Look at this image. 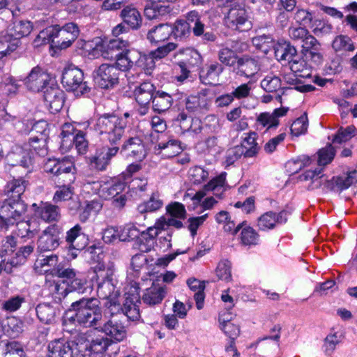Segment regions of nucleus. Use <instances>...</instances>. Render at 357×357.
I'll use <instances>...</instances> for the list:
<instances>
[{"instance_id":"28","label":"nucleus","mask_w":357,"mask_h":357,"mask_svg":"<svg viewBox=\"0 0 357 357\" xmlns=\"http://www.w3.org/2000/svg\"><path fill=\"white\" fill-rule=\"evenodd\" d=\"M287 220V213L284 211L275 213L272 211L263 214L258 219V227L261 230L273 229L277 223L285 222Z\"/></svg>"},{"instance_id":"31","label":"nucleus","mask_w":357,"mask_h":357,"mask_svg":"<svg viewBox=\"0 0 357 357\" xmlns=\"http://www.w3.org/2000/svg\"><path fill=\"white\" fill-rule=\"evenodd\" d=\"M172 33V26L168 24H160L149 31L147 39L151 43L157 44L167 40Z\"/></svg>"},{"instance_id":"42","label":"nucleus","mask_w":357,"mask_h":357,"mask_svg":"<svg viewBox=\"0 0 357 357\" xmlns=\"http://www.w3.org/2000/svg\"><path fill=\"white\" fill-rule=\"evenodd\" d=\"M58 263V256L56 255H42L37 258L34 263V270L39 274L47 273L50 268L54 267Z\"/></svg>"},{"instance_id":"52","label":"nucleus","mask_w":357,"mask_h":357,"mask_svg":"<svg viewBox=\"0 0 357 357\" xmlns=\"http://www.w3.org/2000/svg\"><path fill=\"white\" fill-rule=\"evenodd\" d=\"M289 68L291 72L294 73L300 77H308L310 76V70L307 67L305 61L299 58H295L289 63Z\"/></svg>"},{"instance_id":"30","label":"nucleus","mask_w":357,"mask_h":357,"mask_svg":"<svg viewBox=\"0 0 357 357\" xmlns=\"http://www.w3.org/2000/svg\"><path fill=\"white\" fill-rule=\"evenodd\" d=\"M166 293L165 287L153 284L145 290L142 296V301L146 305H155L162 302Z\"/></svg>"},{"instance_id":"12","label":"nucleus","mask_w":357,"mask_h":357,"mask_svg":"<svg viewBox=\"0 0 357 357\" xmlns=\"http://www.w3.org/2000/svg\"><path fill=\"white\" fill-rule=\"evenodd\" d=\"M226 189V173H222L211 180L202 190L197 191L192 197V200L195 203H199L209 191L213 192L214 195L220 198Z\"/></svg>"},{"instance_id":"11","label":"nucleus","mask_w":357,"mask_h":357,"mask_svg":"<svg viewBox=\"0 0 357 357\" xmlns=\"http://www.w3.org/2000/svg\"><path fill=\"white\" fill-rule=\"evenodd\" d=\"M51 77L41 68L34 67L24 79L27 89L33 92H39L49 88Z\"/></svg>"},{"instance_id":"17","label":"nucleus","mask_w":357,"mask_h":357,"mask_svg":"<svg viewBox=\"0 0 357 357\" xmlns=\"http://www.w3.org/2000/svg\"><path fill=\"white\" fill-rule=\"evenodd\" d=\"M77 344L74 342L58 339L52 341L48 344L49 357H74Z\"/></svg>"},{"instance_id":"34","label":"nucleus","mask_w":357,"mask_h":357,"mask_svg":"<svg viewBox=\"0 0 357 357\" xmlns=\"http://www.w3.org/2000/svg\"><path fill=\"white\" fill-rule=\"evenodd\" d=\"M155 86L149 82H143L135 90L136 101L142 105H147L153 98Z\"/></svg>"},{"instance_id":"6","label":"nucleus","mask_w":357,"mask_h":357,"mask_svg":"<svg viewBox=\"0 0 357 357\" xmlns=\"http://www.w3.org/2000/svg\"><path fill=\"white\" fill-rule=\"evenodd\" d=\"M227 3L229 4L230 8L225 17L226 25L234 30L243 31L251 28V22L244 6L242 3H237L236 0H225Z\"/></svg>"},{"instance_id":"7","label":"nucleus","mask_w":357,"mask_h":357,"mask_svg":"<svg viewBox=\"0 0 357 357\" xmlns=\"http://www.w3.org/2000/svg\"><path fill=\"white\" fill-rule=\"evenodd\" d=\"M61 82L64 88L72 91L76 96H82L89 91V87L84 81V73L78 68L69 66L65 68Z\"/></svg>"},{"instance_id":"51","label":"nucleus","mask_w":357,"mask_h":357,"mask_svg":"<svg viewBox=\"0 0 357 357\" xmlns=\"http://www.w3.org/2000/svg\"><path fill=\"white\" fill-rule=\"evenodd\" d=\"M19 46V41L17 40H9L6 36L0 37V60L3 57L10 55L17 50Z\"/></svg>"},{"instance_id":"16","label":"nucleus","mask_w":357,"mask_h":357,"mask_svg":"<svg viewBox=\"0 0 357 357\" xmlns=\"http://www.w3.org/2000/svg\"><path fill=\"white\" fill-rule=\"evenodd\" d=\"M110 345L107 337L101 335L89 336L85 342V349L91 357H106L105 352Z\"/></svg>"},{"instance_id":"33","label":"nucleus","mask_w":357,"mask_h":357,"mask_svg":"<svg viewBox=\"0 0 357 357\" xmlns=\"http://www.w3.org/2000/svg\"><path fill=\"white\" fill-rule=\"evenodd\" d=\"M123 22L133 29L139 28L142 23V17L139 10L133 6H127L121 12Z\"/></svg>"},{"instance_id":"25","label":"nucleus","mask_w":357,"mask_h":357,"mask_svg":"<svg viewBox=\"0 0 357 357\" xmlns=\"http://www.w3.org/2000/svg\"><path fill=\"white\" fill-rule=\"evenodd\" d=\"M107 336L110 337L111 342H121L127 336V331L125 326L119 321L114 320H109L101 328Z\"/></svg>"},{"instance_id":"64","label":"nucleus","mask_w":357,"mask_h":357,"mask_svg":"<svg viewBox=\"0 0 357 357\" xmlns=\"http://www.w3.org/2000/svg\"><path fill=\"white\" fill-rule=\"evenodd\" d=\"M308 121L306 114H303L298 118L291 126V134L294 136H299L305 134L307 130Z\"/></svg>"},{"instance_id":"24","label":"nucleus","mask_w":357,"mask_h":357,"mask_svg":"<svg viewBox=\"0 0 357 357\" xmlns=\"http://www.w3.org/2000/svg\"><path fill=\"white\" fill-rule=\"evenodd\" d=\"M66 241L69 248L77 250L84 249L88 244L86 235L79 224L75 225L66 232Z\"/></svg>"},{"instance_id":"29","label":"nucleus","mask_w":357,"mask_h":357,"mask_svg":"<svg viewBox=\"0 0 357 357\" xmlns=\"http://www.w3.org/2000/svg\"><path fill=\"white\" fill-rule=\"evenodd\" d=\"M300 178L301 181H310V184L308 185V188L310 190L317 189L320 187L329 190L326 183L329 182L330 180H328L326 177L321 174V169L306 171L301 175Z\"/></svg>"},{"instance_id":"15","label":"nucleus","mask_w":357,"mask_h":357,"mask_svg":"<svg viewBox=\"0 0 357 357\" xmlns=\"http://www.w3.org/2000/svg\"><path fill=\"white\" fill-rule=\"evenodd\" d=\"M148 3L144 8V15L149 20L159 18L171 12L169 3L177 0H146Z\"/></svg>"},{"instance_id":"8","label":"nucleus","mask_w":357,"mask_h":357,"mask_svg":"<svg viewBox=\"0 0 357 357\" xmlns=\"http://www.w3.org/2000/svg\"><path fill=\"white\" fill-rule=\"evenodd\" d=\"M86 188H90L94 193L105 199H112L121 193L126 187V181H122L121 178H115L106 182L93 181L88 183Z\"/></svg>"},{"instance_id":"55","label":"nucleus","mask_w":357,"mask_h":357,"mask_svg":"<svg viewBox=\"0 0 357 357\" xmlns=\"http://www.w3.org/2000/svg\"><path fill=\"white\" fill-rule=\"evenodd\" d=\"M255 132H250L247 134V136L244 138V140L241 145L247 150L246 157L251 158L255 156L259 150L257 144L256 142Z\"/></svg>"},{"instance_id":"1","label":"nucleus","mask_w":357,"mask_h":357,"mask_svg":"<svg viewBox=\"0 0 357 357\" xmlns=\"http://www.w3.org/2000/svg\"><path fill=\"white\" fill-rule=\"evenodd\" d=\"M69 311L74 312L70 319L83 327H96L102 319L100 302L94 298H82L73 302Z\"/></svg>"},{"instance_id":"53","label":"nucleus","mask_w":357,"mask_h":357,"mask_svg":"<svg viewBox=\"0 0 357 357\" xmlns=\"http://www.w3.org/2000/svg\"><path fill=\"white\" fill-rule=\"evenodd\" d=\"M356 129L354 126H349L346 128H340L337 134L333 138V143L341 144L351 139L356 135Z\"/></svg>"},{"instance_id":"2","label":"nucleus","mask_w":357,"mask_h":357,"mask_svg":"<svg viewBox=\"0 0 357 357\" xmlns=\"http://www.w3.org/2000/svg\"><path fill=\"white\" fill-rule=\"evenodd\" d=\"M114 272L113 266L105 267L103 264H99L95 267L96 275L93 278L97 283L98 297L107 301L105 305L108 307L119 306L120 292L113 278Z\"/></svg>"},{"instance_id":"60","label":"nucleus","mask_w":357,"mask_h":357,"mask_svg":"<svg viewBox=\"0 0 357 357\" xmlns=\"http://www.w3.org/2000/svg\"><path fill=\"white\" fill-rule=\"evenodd\" d=\"M172 33L176 38H183L187 37L190 34V26L188 22L185 20H176L172 26Z\"/></svg>"},{"instance_id":"40","label":"nucleus","mask_w":357,"mask_h":357,"mask_svg":"<svg viewBox=\"0 0 357 357\" xmlns=\"http://www.w3.org/2000/svg\"><path fill=\"white\" fill-rule=\"evenodd\" d=\"M163 202L160 199L159 192H155L152 193L148 201L138 205L137 211L142 214L154 212L161 208Z\"/></svg>"},{"instance_id":"63","label":"nucleus","mask_w":357,"mask_h":357,"mask_svg":"<svg viewBox=\"0 0 357 357\" xmlns=\"http://www.w3.org/2000/svg\"><path fill=\"white\" fill-rule=\"evenodd\" d=\"M73 195V189L70 185H61L56 190L53 196V202L56 204L70 199Z\"/></svg>"},{"instance_id":"35","label":"nucleus","mask_w":357,"mask_h":357,"mask_svg":"<svg viewBox=\"0 0 357 357\" xmlns=\"http://www.w3.org/2000/svg\"><path fill=\"white\" fill-rule=\"evenodd\" d=\"M76 129L72 123H66L61 127L60 151L66 153L73 147Z\"/></svg>"},{"instance_id":"27","label":"nucleus","mask_w":357,"mask_h":357,"mask_svg":"<svg viewBox=\"0 0 357 357\" xmlns=\"http://www.w3.org/2000/svg\"><path fill=\"white\" fill-rule=\"evenodd\" d=\"M139 58V52L132 49L126 50L120 52L116 58V67L119 71H126L130 69Z\"/></svg>"},{"instance_id":"58","label":"nucleus","mask_w":357,"mask_h":357,"mask_svg":"<svg viewBox=\"0 0 357 357\" xmlns=\"http://www.w3.org/2000/svg\"><path fill=\"white\" fill-rule=\"evenodd\" d=\"M155 58L152 56L150 52L149 54H141L139 52V58L137 62V66L144 70L146 75H151L155 66Z\"/></svg>"},{"instance_id":"23","label":"nucleus","mask_w":357,"mask_h":357,"mask_svg":"<svg viewBox=\"0 0 357 357\" xmlns=\"http://www.w3.org/2000/svg\"><path fill=\"white\" fill-rule=\"evenodd\" d=\"M33 29L32 23L29 20L15 19L7 29L9 40H17L26 37L30 34Z\"/></svg>"},{"instance_id":"61","label":"nucleus","mask_w":357,"mask_h":357,"mask_svg":"<svg viewBox=\"0 0 357 357\" xmlns=\"http://www.w3.org/2000/svg\"><path fill=\"white\" fill-rule=\"evenodd\" d=\"M218 59L222 63L234 67L238 58L233 50L223 47L218 52Z\"/></svg>"},{"instance_id":"3","label":"nucleus","mask_w":357,"mask_h":357,"mask_svg":"<svg viewBox=\"0 0 357 357\" xmlns=\"http://www.w3.org/2000/svg\"><path fill=\"white\" fill-rule=\"evenodd\" d=\"M128 112L123 116L114 114H105L96 120L95 130L102 136V139L108 141L111 144H116L120 141L125 132L127 126Z\"/></svg>"},{"instance_id":"47","label":"nucleus","mask_w":357,"mask_h":357,"mask_svg":"<svg viewBox=\"0 0 357 357\" xmlns=\"http://www.w3.org/2000/svg\"><path fill=\"white\" fill-rule=\"evenodd\" d=\"M312 162L311 158L307 155H301L295 160H289L285 165L287 171L294 174L298 172L305 167L310 166Z\"/></svg>"},{"instance_id":"41","label":"nucleus","mask_w":357,"mask_h":357,"mask_svg":"<svg viewBox=\"0 0 357 357\" xmlns=\"http://www.w3.org/2000/svg\"><path fill=\"white\" fill-rule=\"evenodd\" d=\"M187 284L190 289L195 292L194 298L196 301L197 309H202L205 298L204 293L205 289L204 283L195 278H190L188 280Z\"/></svg>"},{"instance_id":"62","label":"nucleus","mask_w":357,"mask_h":357,"mask_svg":"<svg viewBox=\"0 0 357 357\" xmlns=\"http://www.w3.org/2000/svg\"><path fill=\"white\" fill-rule=\"evenodd\" d=\"M188 174L190 181L194 184H200L208 177V171L199 166L190 168Z\"/></svg>"},{"instance_id":"10","label":"nucleus","mask_w":357,"mask_h":357,"mask_svg":"<svg viewBox=\"0 0 357 357\" xmlns=\"http://www.w3.org/2000/svg\"><path fill=\"white\" fill-rule=\"evenodd\" d=\"M120 73L114 65L103 63L96 70V82L102 89L114 87L119 83Z\"/></svg>"},{"instance_id":"22","label":"nucleus","mask_w":357,"mask_h":357,"mask_svg":"<svg viewBox=\"0 0 357 357\" xmlns=\"http://www.w3.org/2000/svg\"><path fill=\"white\" fill-rule=\"evenodd\" d=\"M44 100L52 113L58 112L64 104L63 92L58 87L50 86L44 92Z\"/></svg>"},{"instance_id":"45","label":"nucleus","mask_w":357,"mask_h":357,"mask_svg":"<svg viewBox=\"0 0 357 357\" xmlns=\"http://www.w3.org/2000/svg\"><path fill=\"white\" fill-rule=\"evenodd\" d=\"M36 310L37 316L40 321L45 324H50L54 321L56 310L50 304H39L37 305Z\"/></svg>"},{"instance_id":"49","label":"nucleus","mask_w":357,"mask_h":357,"mask_svg":"<svg viewBox=\"0 0 357 357\" xmlns=\"http://www.w3.org/2000/svg\"><path fill=\"white\" fill-rule=\"evenodd\" d=\"M241 240L243 245H255L259 243V236L252 227L245 222L241 228Z\"/></svg>"},{"instance_id":"54","label":"nucleus","mask_w":357,"mask_h":357,"mask_svg":"<svg viewBox=\"0 0 357 357\" xmlns=\"http://www.w3.org/2000/svg\"><path fill=\"white\" fill-rule=\"evenodd\" d=\"M218 278L227 282L231 280V263L227 259L220 261L215 270Z\"/></svg>"},{"instance_id":"50","label":"nucleus","mask_w":357,"mask_h":357,"mask_svg":"<svg viewBox=\"0 0 357 357\" xmlns=\"http://www.w3.org/2000/svg\"><path fill=\"white\" fill-rule=\"evenodd\" d=\"M61 27L59 25L50 26L40 31L38 38L43 40L45 43H52L56 47H58L56 40L59 39V33Z\"/></svg>"},{"instance_id":"32","label":"nucleus","mask_w":357,"mask_h":357,"mask_svg":"<svg viewBox=\"0 0 357 357\" xmlns=\"http://www.w3.org/2000/svg\"><path fill=\"white\" fill-rule=\"evenodd\" d=\"M223 71L221 64L214 62L206 65L200 73V79L206 84H213L218 80L220 75Z\"/></svg>"},{"instance_id":"39","label":"nucleus","mask_w":357,"mask_h":357,"mask_svg":"<svg viewBox=\"0 0 357 357\" xmlns=\"http://www.w3.org/2000/svg\"><path fill=\"white\" fill-rule=\"evenodd\" d=\"M17 234L22 238H31L39 231V224L37 221H19L15 222Z\"/></svg>"},{"instance_id":"4","label":"nucleus","mask_w":357,"mask_h":357,"mask_svg":"<svg viewBox=\"0 0 357 357\" xmlns=\"http://www.w3.org/2000/svg\"><path fill=\"white\" fill-rule=\"evenodd\" d=\"M127 45L128 42L119 38L105 41L100 38H96L85 42L83 49L94 56H101L106 59H112L116 58L120 49Z\"/></svg>"},{"instance_id":"5","label":"nucleus","mask_w":357,"mask_h":357,"mask_svg":"<svg viewBox=\"0 0 357 357\" xmlns=\"http://www.w3.org/2000/svg\"><path fill=\"white\" fill-rule=\"evenodd\" d=\"M26 204L22 199L8 197L0 202V226L7 227L19 220L26 211Z\"/></svg>"},{"instance_id":"44","label":"nucleus","mask_w":357,"mask_h":357,"mask_svg":"<svg viewBox=\"0 0 357 357\" xmlns=\"http://www.w3.org/2000/svg\"><path fill=\"white\" fill-rule=\"evenodd\" d=\"M28 181L22 178L13 179L6 185V192L9 197L21 199L22 195L25 192Z\"/></svg>"},{"instance_id":"20","label":"nucleus","mask_w":357,"mask_h":357,"mask_svg":"<svg viewBox=\"0 0 357 357\" xmlns=\"http://www.w3.org/2000/svg\"><path fill=\"white\" fill-rule=\"evenodd\" d=\"M233 70L239 76L254 78L259 70V66L255 59L243 56L238 59Z\"/></svg>"},{"instance_id":"46","label":"nucleus","mask_w":357,"mask_h":357,"mask_svg":"<svg viewBox=\"0 0 357 357\" xmlns=\"http://www.w3.org/2000/svg\"><path fill=\"white\" fill-rule=\"evenodd\" d=\"M158 149H160L162 155L167 158L174 157L182 151L180 142L175 139H169L166 143H159Z\"/></svg>"},{"instance_id":"13","label":"nucleus","mask_w":357,"mask_h":357,"mask_svg":"<svg viewBox=\"0 0 357 357\" xmlns=\"http://www.w3.org/2000/svg\"><path fill=\"white\" fill-rule=\"evenodd\" d=\"M211 100L208 98V90L203 89L196 95H190L185 100L186 110L190 113H204L209 108Z\"/></svg>"},{"instance_id":"43","label":"nucleus","mask_w":357,"mask_h":357,"mask_svg":"<svg viewBox=\"0 0 357 357\" xmlns=\"http://www.w3.org/2000/svg\"><path fill=\"white\" fill-rule=\"evenodd\" d=\"M102 208V203L98 199L86 202L79 215L80 221L85 222L91 215L98 214Z\"/></svg>"},{"instance_id":"38","label":"nucleus","mask_w":357,"mask_h":357,"mask_svg":"<svg viewBox=\"0 0 357 357\" xmlns=\"http://www.w3.org/2000/svg\"><path fill=\"white\" fill-rule=\"evenodd\" d=\"M159 234L160 232L154 226L149 227L146 231L142 232L139 239V250L143 252L150 251L153 248L155 238Z\"/></svg>"},{"instance_id":"48","label":"nucleus","mask_w":357,"mask_h":357,"mask_svg":"<svg viewBox=\"0 0 357 357\" xmlns=\"http://www.w3.org/2000/svg\"><path fill=\"white\" fill-rule=\"evenodd\" d=\"M25 352L22 345L17 341L7 342L4 344L2 357H24Z\"/></svg>"},{"instance_id":"21","label":"nucleus","mask_w":357,"mask_h":357,"mask_svg":"<svg viewBox=\"0 0 357 357\" xmlns=\"http://www.w3.org/2000/svg\"><path fill=\"white\" fill-rule=\"evenodd\" d=\"M79 35V29L77 24L69 22L61 27L59 39L56 41L58 47L66 49L70 47Z\"/></svg>"},{"instance_id":"14","label":"nucleus","mask_w":357,"mask_h":357,"mask_svg":"<svg viewBox=\"0 0 357 357\" xmlns=\"http://www.w3.org/2000/svg\"><path fill=\"white\" fill-rule=\"evenodd\" d=\"M60 229L58 226L50 225L43 232L38 241V249L41 251H50L56 249L59 245Z\"/></svg>"},{"instance_id":"56","label":"nucleus","mask_w":357,"mask_h":357,"mask_svg":"<svg viewBox=\"0 0 357 357\" xmlns=\"http://www.w3.org/2000/svg\"><path fill=\"white\" fill-rule=\"evenodd\" d=\"M261 86L267 92L276 91L281 86V79L275 75L269 74L261 80Z\"/></svg>"},{"instance_id":"36","label":"nucleus","mask_w":357,"mask_h":357,"mask_svg":"<svg viewBox=\"0 0 357 357\" xmlns=\"http://www.w3.org/2000/svg\"><path fill=\"white\" fill-rule=\"evenodd\" d=\"M275 56L280 61H288L289 63L295 58H298L297 51L289 43H278L275 47Z\"/></svg>"},{"instance_id":"9","label":"nucleus","mask_w":357,"mask_h":357,"mask_svg":"<svg viewBox=\"0 0 357 357\" xmlns=\"http://www.w3.org/2000/svg\"><path fill=\"white\" fill-rule=\"evenodd\" d=\"M140 295L139 287L135 284L130 287V289L125 294V301L122 307L124 314L132 321L139 320L140 318L139 307Z\"/></svg>"},{"instance_id":"19","label":"nucleus","mask_w":357,"mask_h":357,"mask_svg":"<svg viewBox=\"0 0 357 357\" xmlns=\"http://www.w3.org/2000/svg\"><path fill=\"white\" fill-rule=\"evenodd\" d=\"M121 153L135 160L142 161L146 155V151L142 140L139 137H130L126 140L121 147Z\"/></svg>"},{"instance_id":"18","label":"nucleus","mask_w":357,"mask_h":357,"mask_svg":"<svg viewBox=\"0 0 357 357\" xmlns=\"http://www.w3.org/2000/svg\"><path fill=\"white\" fill-rule=\"evenodd\" d=\"M31 206L35 215L45 222H57L61 218L59 208L50 202H41L39 205L34 203Z\"/></svg>"},{"instance_id":"37","label":"nucleus","mask_w":357,"mask_h":357,"mask_svg":"<svg viewBox=\"0 0 357 357\" xmlns=\"http://www.w3.org/2000/svg\"><path fill=\"white\" fill-rule=\"evenodd\" d=\"M153 108L158 112H163L168 110L173 103V98L169 93L158 91L154 94L153 100Z\"/></svg>"},{"instance_id":"59","label":"nucleus","mask_w":357,"mask_h":357,"mask_svg":"<svg viewBox=\"0 0 357 357\" xmlns=\"http://www.w3.org/2000/svg\"><path fill=\"white\" fill-rule=\"evenodd\" d=\"M332 46L336 52H351L354 50V46L352 44L351 39L349 37L342 35L338 36L334 39Z\"/></svg>"},{"instance_id":"57","label":"nucleus","mask_w":357,"mask_h":357,"mask_svg":"<svg viewBox=\"0 0 357 357\" xmlns=\"http://www.w3.org/2000/svg\"><path fill=\"white\" fill-rule=\"evenodd\" d=\"M109 162L104 155V152L100 151L96 153V154L90 159V165L92 169L97 171H105Z\"/></svg>"},{"instance_id":"26","label":"nucleus","mask_w":357,"mask_h":357,"mask_svg":"<svg viewBox=\"0 0 357 357\" xmlns=\"http://www.w3.org/2000/svg\"><path fill=\"white\" fill-rule=\"evenodd\" d=\"M329 190L340 192L357 183V171L354 170L337 177H333L326 183Z\"/></svg>"}]
</instances>
